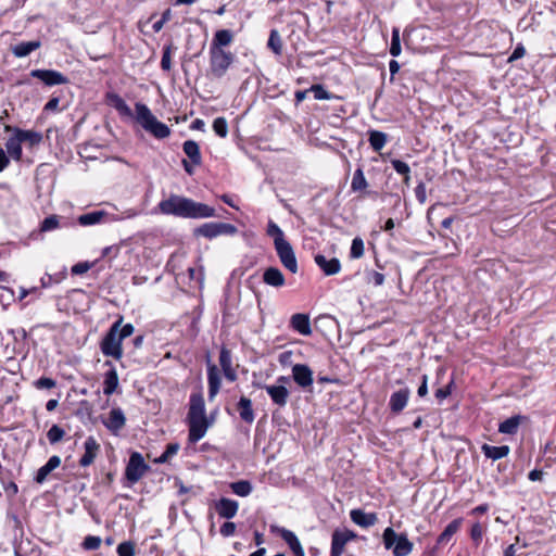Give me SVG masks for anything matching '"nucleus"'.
I'll return each mask as SVG.
<instances>
[{
  "label": "nucleus",
  "mask_w": 556,
  "mask_h": 556,
  "mask_svg": "<svg viewBox=\"0 0 556 556\" xmlns=\"http://www.w3.org/2000/svg\"><path fill=\"white\" fill-rule=\"evenodd\" d=\"M460 525H462L460 518H457V519H454L453 521H451L445 527L443 532L439 535L438 543L439 544L447 543L451 540V538L459 530Z\"/></svg>",
  "instance_id": "nucleus-36"
},
{
  "label": "nucleus",
  "mask_w": 556,
  "mask_h": 556,
  "mask_svg": "<svg viewBox=\"0 0 556 556\" xmlns=\"http://www.w3.org/2000/svg\"><path fill=\"white\" fill-rule=\"evenodd\" d=\"M102 424L113 434H118L126 425V417L123 409L119 407L112 408L108 417L102 419Z\"/></svg>",
  "instance_id": "nucleus-13"
},
{
  "label": "nucleus",
  "mask_w": 556,
  "mask_h": 556,
  "mask_svg": "<svg viewBox=\"0 0 556 556\" xmlns=\"http://www.w3.org/2000/svg\"><path fill=\"white\" fill-rule=\"evenodd\" d=\"M106 215L104 211H93L86 214H83L78 217V223L81 226H91L99 224L102 218Z\"/></svg>",
  "instance_id": "nucleus-38"
},
{
  "label": "nucleus",
  "mask_w": 556,
  "mask_h": 556,
  "mask_svg": "<svg viewBox=\"0 0 556 556\" xmlns=\"http://www.w3.org/2000/svg\"><path fill=\"white\" fill-rule=\"evenodd\" d=\"M64 435L65 431L58 425H53L47 432V438L50 444H56L64 438Z\"/></svg>",
  "instance_id": "nucleus-47"
},
{
  "label": "nucleus",
  "mask_w": 556,
  "mask_h": 556,
  "mask_svg": "<svg viewBox=\"0 0 556 556\" xmlns=\"http://www.w3.org/2000/svg\"><path fill=\"white\" fill-rule=\"evenodd\" d=\"M415 195L419 203L424 204L427 201L426 186L424 182H419L415 188Z\"/></svg>",
  "instance_id": "nucleus-61"
},
{
  "label": "nucleus",
  "mask_w": 556,
  "mask_h": 556,
  "mask_svg": "<svg viewBox=\"0 0 556 556\" xmlns=\"http://www.w3.org/2000/svg\"><path fill=\"white\" fill-rule=\"evenodd\" d=\"M481 451L486 458L497 460L508 455L509 447L507 445L493 446L489 444H483L481 446Z\"/></svg>",
  "instance_id": "nucleus-31"
},
{
  "label": "nucleus",
  "mask_w": 556,
  "mask_h": 556,
  "mask_svg": "<svg viewBox=\"0 0 556 556\" xmlns=\"http://www.w3.org/2000/svg\"><path fill=\"white\" fill-rule=\"evenodd\" d=\"M41 46L40 40L23 41L11 47V51L16 58H25Z\"/></svg>",
  "instance_id": "nucleus-29"
},
{
  "label": "nucleus",
  "mask_w": 556,
  "mask_h": 556,
  "mask_svg": "<svg viewBox=\"0 0 556 556\" xmlns=\"http://www.w3.org/2000/svg\"><path fill=\"white\" fill-rule=\"evenodd\" d=\"M189 434L188 440L190 443H197L206 433L212 421L208 418L188 419Z\"/></svg>",
  "instance_id": "nucleus-14"
},
{
  "label": "nucleus",
  "mask_w": 556,
  "mask_h": 556,
  "mask_svg": "<svg viewBox=\"0 0 556 556\" xmlns=\"http://www.w3.org/2000/svg\"><path fill=\"white\" fill-rule=\"evenodd\" d=\"M231 491L238 496H248L251 494L253 486L248 480H239L230 483Z\"/></svg>",
  "instance_id": "nucleus-41"
},
{
  "label": "nucleus",
  "mask_w": 556,
  "mask_h": 556,
  "mask_svg": "<svg viewBox=\"0 0 556 556\" xmlns=\"http://www.w3.org/2000/svg\"><path fill=\"white\" fill-rule=\"evenodd\" d=\"M123 316H119L116 321L112 324L105 336L100 342V350L104 356L113 357L119 361L123 357V339L119 336L118 326L123 324Z\"/></svg>",
  "instance_id": "nucleus-3"
},
{
  "label": "nucleus",
  "mask_w": 556,
  "mask_h": 556,
  "mask_svg": "<svg viewBox=\"0 0 556 556\" xmlns=\"http://www.w3.org/2000/svg\"><path fill=\"white\" fill-rule=\"evenodd\" d=\"M233 40V34L229 29H220L214 34L210 49L224 50V47L229 46Z\"/></svg>",
  "instance_id": "nucleus-25"
},
{
  "label": "nucleus",
  "mask_w": 556,
  "mask_h": 556,
  "mask_svg": "<svg viewBox=\"0 0 556 556\" xmlns=\"http://www.w3.org/2000/svg\"><path fill=\"white\" fill-rule=\"evenodd\" d=\"M263 281L267 286L281 288L286 283V279L281 270L277 267H268L264 270Z\"/></svg>",
  "instance_id": "nucleus-24"
},
{
  "label": "nucleus",
  "mask_w": 556,
  "mask_h": 556,
  "mask_svg": "<svg viewBox=\"0 0 556 556\" xmlns=\"http://www.w3.org/2000/svg\"><path fill=\"white\" fill-rule=\"evenodd\" d=\"M350 517L355 525L362 528L372 527L378 521L376 513H365L362 509H352L350 513Z\"/></svg>",
  "instance_id": "nucleus-21"
},
{
  "label": "nucleus",
  "mask_w": 556,
  "mask_h": 556,
  "mask_svg": "<svg viewBox=\"0 0 556 556\" xmlns=\"http://www.w3.org/2000/svg\"><path fill=\"white\" fill-rule=\"evenodd\" d=\"M207 383H208V400L213 401L220 389V375L217 367L213 364L207 366Z\"/></svg>",
  "instance_id": "nucleus-22"
},
{
  "label": "nucleus",
  "mask_w": 556,
  "mask_h": 556,
  "mask_svg": "<svg viewBox=\"0 0 556 556\" xmlns=\"http://www.w3.org/2000/svg\"><path fill=\"white\" fill-rule=\"evenodd\" d=\"M281 539L288 544L293 554L304 551L298 536L292 531H281Z\"/></svg>",
  "instance_id": "nucleus-40"
},
{
  "label": "nucleus",
  "mask_w": 556,
  "mask_h": 556,
  "mask_svg": "<svg viewBox=\"0 0 556 556\" xmlns=\"http://www.w3.org/2000/svg\"><path fill=\"white\" fill-rule=\"evenodd\" d=\"M182 150L186 155L191 160L194 165H200L202 162L199 144L193 140H187L182 144Z\"/></svg>",
  "instance_id": "nucleus-32"
},
{
  "label": "nucleus",
  "mask_w": 556,
  "mask_h": 556,
  "mask_svg": "<svg viewBox=\"0 0 556 556\" xmlns=\"http://www.w3.org/2000/svg\"><path fill=\"white\" fill-rule=\"evenodd\" d=\"M29 75L37 78L46 86L52 87L56 85L68 84L70 79L62 73L54 70H31Z\"/></svg>",
  "instance_id": "nucleus-9"
},
{
  "label": "nucleus",
  "mask_w": 556,
  "mask_h": 556,
  "mask_svg": "<svg viewBox=\"0 0 556 556\" xmlns=\"http://www.w3.org/2000/svg\"><path fill=\"white\" fill-rule=\"evenodd\" d=\"M275 250L282 266L290 273L296 274L299 271L298 261L290 242L277 243Z\"/></svg>",
  "instance_id": "nucleus-8"
},
{
  "label": "nucleus",
  "mask_w": 556,
  "mask_h": 556,
  "mask_svg": "<svg viewBox=\"0 0 556 556\" xmlns=\"http://www.w3.org/2000/svg\"><path fill=\"white\" fill-rule=\"evenodd\" d=\"M198 418H207L205 414V403L201 393H192L190 395L187 419Z\"/></svg>",
  "instance_id": "nucleus-17"
},
{
  "label": "nucleus",
  "mask_w": 556,
  "mask_h": 556,
  "mask_svg": "<svg viewBox=\"0 0 556 556\" xmlns=\"http://www.w3.org/2000/svg\"><path fill=\"white\" fill-rule=\"evenodd\" d=\"M5 149L9 156H11L15 161H21L22 159V142L14 134V136L10 137L5 142Z\"/></svg>",
  "instance_id": "nucleus-34"
},
{
  "label": "nucleus",
  "mask_w": 556,
  "mask_h": 556,
  "mask_svg": "<svg viewBox=\"0 0 556 556\" xmlns=\"http://www.w3.org/2000/svg\"><path fill=\"white\" fill-rule=\"evenodd\" d=\"M215 508L219 517L231 519L237 515L239 504L235 500L222 497L215 503Z\"/></svg>",
  "instance_id": "nucleus-19"
},
{
  "label": "nucleus",
  "mask_w": 556,
  "mask_h": 556,
  "mask_svg": "<svg viewBox=\"0 0 556 556\" xmlns=\"http://www.w3.org/2000/svg\"><path fill=\"white\" fill-rule=\"evenodd\" d=\"M520 422L521 415H515L500 424L498 432L504 434H515L518 431Z\"/></svg>",
  "instance_id": "nucleus-35"
},
{
  "label": "nucleus",
  "mask_w": 556,
  "mask_h": 556,
  "mask_svg": "<svg viewBox=\"0 0 556 556\" xmlns=\"http://www.w3.org/2000/svg\"><path fill=\"white\" fill-rule=\"evenodd\" d=\"M400 53H401L400 30H399V28L394 27L392 29L390 54L392 56H399Z\"/></svg>",
  "instance_id": "nucleus-46"
},
{
  "label": "nucleus",
  "mask_w": 556,
  "mask_h": 556,
  "mask_svg": "<svg viewBox=\"0 0 556 556\" xmlns=\"http://www.w3.org/2000/svg\"><path fill=\"white\" fill-rule=\"evenodd\" d=\"M118 331L121 338L125 340L126 338L130 337L134 333L135 327L131 324L121 325L118 326Z\"/></svg>",
  "instance_id": "nucleus-62"
},
{
  "label": "nucleus",
  "mask_w": 556,
  "mask_h": 556,
  "mask_svg": "<svg viewBox=\"0 0 556 556\" xmlns=\"http://www.w3.org/2000/svg\"><path fill=\"white\" fill-rule=\"evenodd\" d=\"M311 90L314 92V98L316 100L331 99V94L321 85H314Z\"/></svg>",
  "instance_id": "nucleus-54"
},
{
  "label": "nucleus",
  "mask_w": 556,
  "mask_h": 556,
  "mask_svg": "<svg viewBox=\"0 0 556 556\" xmlns=\"http://www.w3.org/2000/svg\"><path fill=\"white\" fill-rule=\"evenodd\" d=\"M368 135L369 144L375 151L378 152L386 146L388 140L387 134L379 130H370Z\"/></svg>",
  "instance_id": "nucleus-37"
},
{
  "label": "nucleus",
  "mask_w": 556,
  "mask_h": 556,
  "mask_svg": "<svg viewBox=\"0 0 556 556\" xmlns=\"http://www.w3.org/2000/svg\"><path fill=\"white\" fill-rule=\"evenodd\" d=\"M101 545V539L94 535H88L84 539L83 547L88 551L98 549Z\"/></svg>",
  "instance_id": "nucleus-52"
},
{
  "label": "nucleus",
  "mask_w": 556,
  "mask_h": 556,
  "mask_svg": "<svg viewBox=\"0 0 556 556\" xmlns=\"http://www.w3.org/2000/svg\"><path fill=\"white\" fill-rule=\"evenodd\" d=\"M454 384V380H451V382L448 384H446L445 387L443 388H439L434 395L435 397L441 402L443 400H445L447 396L451 395L452 393V387Z\"/></svg>",
  "instance_id": "nucleus-56"
},
{
  "label": "nucleus",
  "mask_w": 556,
  "mask_h": 556,
  "mask_svg": "<svg viewBox=\"0 0 556 556\" xmlns=\"http://www.w3.org/2000/svg\"><path fill=\"white\" fill-rule=\"evenodd\" d=\"M109 103L118 111L122 115L131 116L132 112L125 100L117 93H108L106 96Z\"/></svg>",
  "instance_id": "nucleus-33"
},
{
  "label": "nucleus",
  "mask_w": 556,
  "mask_h": 556,
  "mask_svg": "<svg viewBox=\"0 0 556 556\" xmlns=\"http://www.w3.org/2000/svg\"><path fill=\"white\" fill-rule=\"evenodd\" d=\"M172 46H166L163 49V54L161 59V68L163 71L168 72L172 68Z\"/></svg>",
  "instance_id": "nucleus-51"
},
{
  "label": "nucleus",
  "mask_w": 556,
  "mask_h": 556,
  "mask_svg": "<svg viewBox=\"0 0 556 556\" xmlns=\"http://www.w3.org/2000/svg\"><path fill=\"white\" fill-rule=\"evenodd\" d=\"M235 55L226 50L210 49V71L213 77L222 78L233 63Z\"/></svg>",
  "instance_id": "nucleus-6"
},
{
  "label": "nucleus",
  "mask_w": 556,
  "mask_h": 556,
  "mask_svg": "<svg viewBox=\"0 0 556 556\" xmlns=\"http://www.w3.org/2000/svg\"><path fill=\"white\" fill-rule=\"evenodd\" d=\"M150 469L146 464L143 456L139 452L131 453L125 469V477L130 483L138 482Z\"/></svg>",
  "instance_id": "nucleus-7"
},
{
  "label": "nucleus",
  "mask_w": 556,
  "mask_h": 556,
  "mask_svg": "<svg viewBox=\"0 0 556 556\" xmlns=\"http://www.w3.org/2000/svg\"><path fill=\"white\" fill-rule=\"evenodd\" d=\"M60 99L52 97L45 105V111H56L59 109Z\"/></svg>",
  "instance_id": "nucleus-64"
},
{
  "label": "nucleus",
  "mask_w": 556,
  "mask_h": 556,
  "mask_svg": "<svg viewBox=\"0 0 556 556\" xmlns=\"http://www.w3.org/2000/svg\"><path fill=\"white\" fill-rule=\"evenodd\" d=\"M237 408H238L240 418L244 422H247L249 425L253 424V421L255 419V414H254V410L252 407V401L249 397L241 396L237 404Z\"/></svg>",
  "instance_id": "nucleus-27"
},
{
  "label": "nucleus",
  "mask_w": 556,
  "mask_h": 556,
  "mask_svg": "<svg viewBox=\"0 0 556 556\" xmlns=\"http://www.w3.org/2000/svg\"><path fill=\"white\" fill-rule=\"evenodd\" d=\"M290 326L293 330L303 336L312 333L309 316L307 314L296 313L291 316Z\"/></svg>",
  "instance_id": "nucleus-23"
},
{
  "label": "nucleus",
  "mask_w": 556,
  "mask_h": 556,
  "mask_svg": "<svg viewBox=\"0 0 556 556\" xmlns=\"http://www.w3.org/2000/svg\"><path fill=\"white\" fill-rule=\"evenodd\" d=\"M409 396L410 390L407 387L393 392L389 400V407L391 413L400 414L407 405Z\"/></svg>",
  "instance_id": "nucleus-16"
},
{
  "label": "nucleus",
  "mask_w": 556,
  "mask_h": 556,
  "mask_svg": "<svg viewBox=\"0 0 556 556\" xmlns=\"http://www.w3.org/2000/svg\"><path fill=\"white\" fill-rule=\"evenodd\" d=\"M105 365L111 366L112 368L104 375L103 393L105 395H111L116 391L118 387V375L110 361H106Z\"/></svg>",
  "instance_id": "nucleus-26"
},
{
  "label": "nucleus",
  "mask_w": 556,
  "mask_h": 556,
  "mask_svg": "<svg viewBox=\"0 0 556 556\" xmlns=\"http://www.w3.org/2000/svg\"><path fill=\"white\" fill-rule=\"evenodd\" d=\"M355 538L356 534L351 530H334L331 535L330 556H342L346 543Z\"/></svg>",
  "instance_id": "nucleus-10"
},
{
  "label": "nucleus",
  "mask_w": 556,
  "mask_h": 556,
  "mask_svg": "<svg viewBox=\"0 0 556 556\" xmlns=\"http://www.w3.org/2000/svg\"><path fill=\"white\" fill-rule=\"evenodd\" d=\"M179 451V444L178 443H169L166 446V450L155 459V463L157 464H164L166 463L170 457L176 455Z\"/></svg>",
  "instance_id": "nucleus-43"
},
{
  "label": "nucleus",
  "mask_w": 556,
  "mask_h": 556,
  "mask_svg": "<svg viewBox=\"0 0 556 556\" xmlns=\"http://www.w3.org/2000/svg\"><path fill=\"white\" fill-rule=\"evenodd\" d=\"M391 164L397 174L402 176H407V174H410V168L407 163L401 160H391Z\"/></svg>",
  "instance_id": "nucleus-53"
},
{
  "label": "nucleus",
  "mask_w": 556,
  "mask_h": 556,
  "mask_svg": "<svg viewBox=\"0 0 556 556\" xmlns=\"http://www.w3.org/2000/svg\"><path fill=\"white\" fill-rule=\"evenodd\" d=\"M315 263L317 266L324 271L327 276L336 275L341 269V263L339 258L332 257L330 260H327L325 255L323 254H316L314 257Z\"/></svg>",
  "instance_id": "nucleus-20"
},
{
  "label": "nucleus",
  "mask_w": 556,
  "mask_h": 556,
  "mask_svg": "<svg viewBox=\"0 0 556 556\" xmlns=\"http://www.w3.org/2000/svg\"><path fill=\"white\" fill-rule=\"evenodd\" d=\"M91 268V264L88 262H79L72 267L73 275H83Z\"/></svg>",
  "instance_id": "nucleus-59"
},
{
  "label": "nucleus",
  "mask_w": 556,
  "mask_h": 556,
  "mask_svg": "<svg viewBox=\"0 0 556 556\" xmlns=\"http://www.w3.org/2000/svg\"><path fill=\"white\" fill-rule=\"evenodd\" d=\"M14 134L22 143H27L29 147H36L42 141V135L35 130L14 128Z\"/></svg>",
  "instance_id": "nucleus-30"
},
{
  "label": "nucleus",
  "mask_w": 556,
  "mask_h": 556,
  "mask_svg": "<svg viewBox=\"0 0 556 556\" xmlns=\"http://www.w3.org/2000/svg\"><path fill=\"white\" fill-rule=\"evenodd\" d=\"M118 556H135L136 554V546L135 543L131 541H125L117 545L116 548Z\"/></svg>",
  "instance_id": "nucleus-48"
},
{
  "label": "nucleus",
  "mask_w": 556,
  "mask_h": 556,
  "mask_svg": "<svg viewBox=\"0 0 556 556\" xmlns=\"http://www.w3.org/2000/svg\"><path fill=\"white\" fill-rule=\"evenodd\" d=\"M255 388L265 389L270 400L278 407H285L289 399V390L282 384L263 386L253 382Z\"/></svg>",
  "instance_id": "nucleus-11"
},
{
  "label": "nucleus",
  "mask_w": 556,
  "mask_h": 556,
  "mask_svg": "<svg viewBox=\"0 0 556 556\" xmlns=\"http://www.w3.org/2000/svg\"><path fill=\"white\" fill-rule=\"evenodd\" d=\"M59 224H60V217L58 215H50L42 220V223L40 225V230L41 231L54 230L59 227Z\"/></svg>",
  "instance_id": "nucleus-49"
},
{
  "label": "nucleus",
  "mask_w": 556,
  "mask_h": 556,
  "mask_svg": "<svg viewBox=\"0 0 556 556\" xmlns=\"http://www.w3.org/2000/svg\"><path fill=\"white\" fill-rule=\"evenodd\" d=\"M267 47L276 54L282 53V40L277 29H271L267 41Z\"/></svg>",
  "instance_id": "nucleus-42"
},
{
  "label": "nucleus",
  "mask_w": 556,
  "mask_h": 556,
  "mask_svg": "<svg viewBox=\"0 0 556 556\" xmlns=\"http://www.w3.org/2000/svg\"><path fill=\"white\" fill-rule=\"evenodd\" d=\"M219 364L223 371L232 368L231 353L229 350L223 348L219 353Z\"/></svg>",
  "instance_id": "nucleus-50"
},
{
  "label": "nucleus",
  "mask_w": 556,
  "mask_h": 556,
  "mask_svg": "<svg viewBox=\"0 0 556 556\" xmlns=\"http://www.w3.org/2000/svg\"><path fill=\"white\" fill-rule=\"evenodd\" d=\"M84 447H85V453L81 456V458L79 459V465L81 467H88L94 462V459L100 451V444L97 442V440L93 437H88L84 443Z\"/></svg>",
  "instance_id": "nucleus-18"
},
{
  "label": "nucleus",
  "mask_w": 556,
  "mask_h": 556,
  "mask_svg": "<svg viewBox=\"0 0 556 556\" xmlns=\"http://www.w3.org/2000/svg\"><path fill=\"white\" fill-rule=\"evenodd\" d=\"M383 543L386 548L393 547L394 556H407L413 551V543L406 534H397L392 528L383 531Z\"/></svg>",
  "instance_id": "nucleus-5"
},
{
  "label": "nucleus",
  "mask_w": 556,
  "mask_h": 556,
  "mask_svg": "<svg viewBox=\"0 0 556 556\" xmlns=\"http://www.w3.org/2000/svg\"><path fill=\"white\" fill-rule=\"evenodd\" d=\"M56 386V381L52 378L41 377L35 381V387L37 389H52Z\"/></svg>",
  "instance_id": "nucleus-55"
},
{
  "label": "nucleus",
  "mask_w": 556,
  "mask_h": 556,
  "mask_svg": "<svg viewBox=\"0 0 556 556\" xmlns=\"http://www.w3.org/2000/svg\"><path fill=\"white\" fill-rule=\"evenodd\" d=\"M60 464L61 458L58 455L51 456L49 460L37 470L35 481L40 484L43 483L47 480L50 472L58 468Z\"/></svg>",
  "instance_id": "nucleus-28"
},
{
  "label": "nucleus",
  "mask_w": 556,
  "mask_h": 556,
  "mask_svg": "<svg viewBox=\"0 0 556 556\" xmlns=\"http://www.w3.org/2000/svg\"><path fill=\"white\" fill-rule=\"evenodd\" d=\"M367 187L368 182L365 178L364 172L361 167H358L353 174L351 181V190L353 192H362V194L359 195L361 199L364 198L365 195L376 198L378 193L376 191H368Z\"/></svg>",
  "instance_id": "nucleus-15"
},
{
  "label": "nucleus",
  "mask_w": 556,
  "mask_h": 556,
  "mask_svg": "<svg viewBox=\"0 0 556 556\" xmlns=\"http://www.w3.org/2000/svg\"><path fill=\"white\" fill-rule=\"evenodd\" d=\"M238 229L235 225L228 223H204L193 229L194 237H203L212 240L219 236H235Z\"/></svg>",
  "instance_id": "nucleus-4"
},
{
  "label": "nucleus",
  "mask_w": 556,
  "mask_h": 556,
  "mask_svg": "<svg viewBox=\"0 0 556 556\" xmlns=\"http://www.w3.org/2000/svg\"><path fill=\"white\" fill-rule=\"evenodd\" d=\"M368 282L374 283L375 286H382L384 282V275L379 271H369L367 274Z\"/></svg>",
  "instance_id": "nucleus-57"
},
{
  "label": "nucleus",
  "mask_w": 556,
  "mask_h": 556,
  "mask_svg": "<svg viewBox=\"0 0 556 556\" xmlns=\"http://www.w3.org/2000/svg\"><path fill=\"white\" fill-rule=\"evenodd\" d=\"M213 130L220 138H225L228 135V124L225 117H217L213 122Z\"/></svg>",
  "instance_id": "nucleus-45"
},
{
  "label": "nucleus",
  "mask_w": 556,
  "mask_h": 556,
  "mask_svg": "<svg viewBox=\"0 0 556 556\" xmlns=\"http://www.w3.org/2000/svg\"><path fill=\"white\" fill-rule=\"evenodd\" d=\"M364 241L362 238L356 237L352 240L350 257L361 258L364 255Z\"/></svg>",
  "instance_id": "nucleus-44"
},
{
  "label": "nucleus",
  "mask_w": 556,
  "mask_h": 556,
  "mask_svg": "<svg viewBox=\"0 0 556 556\" xmlns=\"http://www.w3.org/2000/svg\"><path fill=\"white\" fill-rule=\"evenodd\" d=\"M417 394L420 397H424L428 394V376L427 375H422L421 383L417 390Z\"/></svg>",
  "instance_id": "nucleus-63"
},
{
  "label": "nucleus",
  "mask_w": 556,
  "mask_h": 556,
  "mask_svg": "<svg viewBox=\"0 0 556 556\" xmlns=\"http://www.w3.org/2000/svg\"><path fill=\"white\" fill-rule=\"evenodd\" d=\"M482 534H483V531H482V527L480 523H475L472 527H471V530H470V536L471 539L477 543L479 544L482 540Z\"/></svg>",
  "instance_id": "nucleus-60"
},
{
  "label": "nucleus",
  "mask_w": 556,
  "mask_h": 556,
  "mask_svg": "<svg viewBox=\"0 0 556 556\" xmlns=\"http://www.w3.org/2000/svg\"><path fill=\"white\" fill-rule=\"evenodd\" d=\"M157 208L164 215L179 218L204 219L218 217L213 206L175 193H170L167 199L162 200L157 204Z\"/></svg>",
  "instance_id": "nucleus-1"
},
{
  "label": "nucleus",
  "mask_w": 556,
  "mask_h": 556,
  "mask_svg": "<svg viewBox=\"0 0 556 556\" xmlns=\"http://www.w3.org/2000/svg\"><path fill=\"white\" fill-rule=\"evenodd\" d=\"M236 528H237V527H236V523H235V522L226 521V522H224V523L222 525V527H220V530H219V531H220V534H222L223 536H226V538H227V536H231V535H233V534H235V532H236Z\"/></svg>",
  "instance_id": "nucleus-58"
},
{
  "label": "nucleus",
  "mask_w": 556,
  "mask_h": 556,
  "mask_svg": "<svg viewBox=\"0 0 556 556\" xmlns=\"http://www.w3.org/2000/svg\"><path fill=\"white\" fill-rule=\"evenodd\" d=\"M292 379L303 390L313 386V370L305 364H295L292 366Z\"/></svg>",
  "instance_id": "nucleus-12"
},
{
  "label": "nucleus",
  "mask_w": 556,
  "mask_h": 556,
  "mask_svg": "<svg viewBox=\"0 0 556 556\" xmlns=\"http://www.w3.org/2000/svg\"><path fill=\"white\" fill-rule=\"evenodd\" d=\"M266 233L268 237L273 238L274 240V245L276 247L277 243H283L286 242L287 240L285 239V233L283 231L280 229V227L275 223L273 222L271 219L268 220V224H267V229H266Z\"/></svg>",
  "instance_id": "nucleus-39"
},
{
  "label": "nucleus",
  "mask_w": 556,
  "mask_h": 556,
  "mask_svg": "<svg viewBox=\"0 0 556 556\" xmlns=\"http://www.w3.org/2000/svg\"><path fill=\"white\" fill-rule=\"evenodd\" d=\"M136 119L141 127L156 139H165L170 135V128L160 122L144 103L138 102L135 105Z\"/></svg>",
  "instance_id": "nucleus-2"
}]
</instances>
